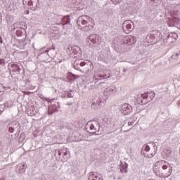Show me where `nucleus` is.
Instances as JSON below:
<instances>
[{
  "mask_svg": "<svg viewBox=\"0 0 180 180\" xmlns=\"http://www.w3.org/2000/svg\"><path fill=\"white\" fill-rule=\"evenodd\" d=\"M160 167H162V169H163L165 172V176L168 178V176H171V174H172V166L168 163V162L165 160H160L155 163V165L153 167V171L157 175V176H160V178L162 177V173L160 172Z\"/></svg>",
  "mask_w": 180,
  "mask_h": 180,
  "instance_id": "obj_1",
  "label": "nucleus"
},
{
  "mask_svg": "<svg viewBox=\"0 0 180 180\" xmlns=\"http://www.w3.org/2000/svg\"><path fill=\"white\" fill-rule=\"evenodd\" d=\"M94 20L91 18L86 15H82L78 18L77 24L79 26V29H81L83 32H89L94 29V24L91 25L89 23L92 22Z\"/></svg>",
  "mask_w": 180,
  "mask_h": 180,
  "instance_id": "obj_2",
  "label": "nucleus"
},
{
  "mask_svg": "<svg viewBox=\"0 0 180 180\" xmlns=\"http://www.w3.org/2000/svg\"><path fill=\"white\" fill-rule=\"evenodd\" d=\"M86 40L89 43L91 41L90 44H93L94 47H97L98 49L102 47V37L99 34H91L87 37Z\"/></svg>",
  "mask_w": 180,
  "mask_h": 180,
  "instance_id": "obj_3",
  "label": "nucleus"
},
{
  "mask_svg": "<svg viewBox=\"0 0 180 180\" xmlns=\"http://www.w3.org/2000/svg\"><path fill=\"white\" fill-rule=\"evenodd\" d=\"M116 92H117L116 86L115 85H110L105 89L103 95L105 98H112L116 95Z\"/></svg>",
  "mask_w": 180,
  "mask_h": 180,
  "instance_id": "obj_4",
  "label": "nucleus"
},
{
  "mask_svg": "<svg viewBox=\"0 0 180 180\" xmlns=\"http://www.w3.org/2000/svg\"><path fill=\"white\" fill-rule=\"evenodd\" d=\"M60 108V104L56 101V99H51L49 102L48 114L53 115L54 112H57V109Z\"/></svg>",
  "mask_w": 180,
  "mask_h": 180,
  "instance_id": "obj_5",
  "label": "nucleus"
},
{
  "mask_svg": "<svg viewBox=\"0 0 180 180\" xmlns=\"http://www.w3.org/2000/svg\"><path fill=\"white\" fill-rule=\"evenodd\" d=\"M134 25L133 21L130 20H125L122 24L123 32H125L126 34H129L130 32H133L134 27Z\"/></svg>",
  "mask_w": 180,
  "mask_h": 180,
  "instance_id": "obj_6",
  "label": "nucleus"
},
{
  "mask_svg": "<svg viewBox=\"0 0 180 180\" xmlns=\"http://www.w3.org/2000/svg\"><path fill=\"white\" fill-rule=\"evenodd\" d=\"M154 96H155L154 95V96H149L148 94H147V93L140 94L139 96L138 102L139 103H143V105H146V103H147V102H150V101H153V98H154Z\"/></svg>",
  "mask_w": 180,
  "mask_h": 180,
  "instance_id": "obj_7",
  "label": "nucleus"
},
{
  "mask_svg": "<svg viewBox=\"0 0 180 180\" xmlns=\"http://www.w3.org/2000/svg\"><path fill=\"white\" fill-rule=\"evenodd\" d=\"M106 78H110V75L108 76L106 74L102 73V72H96L93 76L94 84H96L98 81H101V79H106Z\"/></svg>",
  "mask_w": 180,
  "mask_h": 180,
  "instance_id": "obj_8",
  "label": "nucleus"
},
{
  "mask_svg": "<svg viewBox=\"0 0 180 180\" xmlns=\"http://www.w3.org/2000/svg\"><path fill=\"white\" fill-rule=\"evenodd\" d=\"M19 130H20V124L18 121H13L8 124V131L10 133L19 131Z\"/></svg>",
  "mask_w": 180,
  "mask_h": 180,
  "instance_id": "obj_9",
  "label": "nucleus"
},
{
  "mask_svg": "<svg viewBox=\"0 0 180 180\" xmlns=\"http://www.w3.org/2000/svg\"><path fill=\"white\" fill-rule=\"evenodd\" d=\"M73 67L75 70H77V71H81V72H85V71H82V70H81V67H88V65H86L85 62H82L79 60H76L74 62Z\"/></svg>",
  "mask_w": 180,
  "mask_h": 180,
  "instance_id": "obj_10",
  "label": "nucleus"
},
{
  "mask_svg": "<svg viewBox=\"0 0 180 180\" xmlns=\"http://www.w3.org/2000/svg\"><path fill=\"white\" fill-rule=\"evenodd\" d=\"M132 110L133 108H131V105L127 103L122 104L121 106V112L122 115H130Z\"/></svg>",
  "mask_w": 180,
  "mask_h": 180,
  "instance_id": "obj_11",
  "label": "nucleus"
},
{
  "mask_svg": "<svg viewBox=\"0 0 180 180\" xmlns=\"http://www.w3.org/2000/svg\"><path fill=\"white\" fill-rule=\"evenodd\" d=\"M27 5L32 11H36L39 6V0H27Z\"/></svg>",
  "mask_w": 180,
  "mask_h": 180,
  "instance_id": "obj_12",
  "label": "nucleus"
},
{
  "mask_svg": "<svg viewBox=\"0 0 180 180\" xmlns=\"http://www.w3.org/2000/svg\"><path fill=\"white\" fill-rule=\"evenodd\" d=\"M143 151H146L147 155H145V157H148V158H153L157 154V150H155L154 153L150 152V146L148 145H144L143 147Z\"/></svg>",
  "mask_w": 180,
  "mask_h": 180,
  "instance_id": "obj_13",
  "label": "nucleus"
},
{
  "mask_svg": "<svg viewBox=\"0 0 180 180\" xmlns=\"http://www.w3.org/2000/svg\"><path fill=\"white\" fill-rule=\"evenodd\" d=\"M168 11H170V12H174V13L178 12L180 9V5L179 4H169L167 6Z\"/></svg>",
  "mask_w": 180,
  "mask_h": 180,
  "instance_id": "obj_14",
  "label": "nucleus"
},
{
  "mask_svg": "<svg viewBox=\"0 0 180 180\" xmlns=\"http://www.w3.org/2000/svg\"><path fill=\"white\" fill-rule=\"evenodd\" d=\"M89 180H103V179L98 173L92 172L89 173Z\"/></svg>",
  "mask_w": 180,
  "mask_h": 180,
  "instance_id": "obj_15",
  "label": "nucleus"
},
{
  "mask_svg": "<svg viewBox=\"0 0 180 180\" xmlns=\"http://www.w3.org/2000/svg\"><path fill=\"white\" fill-rule=\"evenodd\" d=\"M16 172H18V174H25V172H26V165H25L24 163L17 165Z\"/></svg>",
  "mask_w": 180,
  "mask_h": 180,
  "instance_id": "obj_16",
  "label": "nucleus"
},
{
  "mask_svg": "<svg viewBox=\"0 0 180 180\" xmlns=\"http://www.w3.org/2000/svg\"><path fill=\"white\" fill-rule=\"evenodd\" d=\"M71 50L72 53H73L75 55L79 54V53H81V48L77 45L72 46Z\"/></svg>",
  "mask_w": 180,
  "mask_h": 180,
  "instance_id": "obj_17",
  "label": "nucleus"
},
{
  "mask_svg": "<svg viewBox=\"0 0 180 180\" xmlns=\"http://www.w3.org/2000/svg\"><path fill=\"white\" fill-rule=\"evenodd\" d=\"M62 22H63V26H65V25H70V22H71V19H70V15H65L62 18Z\"/></svg>",
  "mask_w": 180,
  "mask_h": 180,
  "instance_id": "obj_18",
  "label": "nucleus"
},
{
  "mask_svg": "<svg viewBox=\"0 0 180 180\" xmlns=\"http://www.w3.org/2000/svg\"><path fill=\"white\" fill-rule=\"evenodd\" d=\"M5 8H11V0H1Z\"/></svg>",
  "mask_w": 180,
  "mask_h": 180,
  "instance_id": "obj_19",
  "label": "nucleus"
},
{
  "mask_svg": "<svg viewBox=\"0 0 180 180\" xmlns=\"http://www.w3.org/2000/svg\"><path fill=\"white\" fill-rule=\"evenodd\" d=\"M120 172L122 174H127V164H124L122 165V168L120 169Z\"/></svg>",
  "mask_w": 180,
  "mask_h": 180,
  "instance_id": "obj_20",
  "label": "nucleus"
},
{
  "mask_svg": "<svg viewBox=\"0 0 180 180\" xmlns=\"http://www.w3.org/2000/svg\"><path fill=\"white\" fill-rule=\"evenodd\" d=\"M21 26H22V27H20V29H22L23 30H25V29H26L27 27V25L25 22H22Z\"/></svg>",
  "mask_w": 180,
  "mask_h": 180,
  "instance_id": "obj_21",
  "label": "nucleus"
},
{
  "mask_svg": "<svg viewBox=\"0 0 180 180\" xmlns=\"http://www.w3.org/2000/svg\"><path fill=\"white\" fill-rule=\"evenodd\" d=\"M72 91H70L67 94V98H73Z\"/></svg>",
  "mask_w": 180,
  "mask_h": 180,
  "instance_id": "obj_22",
  "label": "nucleus"
},
{
  "mask_svg": "<svg viewBox=\"0 0 180 180\" xmlns=\"http://www.w3.org/2000/svg\"><path fill=\"white\" fill-rule=\"evenodd\" d=\"M89 129H90V130H91V131L96 130V128H95V124H91L90 125Z\"/></svg>",
  "mask_w": 180,
  "mask_h": 180,
  "instance_id": "obj_23",
  "label": "nucleus"
},
{
  "mask_svg": "<svg viewBox=\"0 0 180 180\" xmlns=\"http://www.w3.org/2000/svg\"><path fill=\"white\" fill-rule=\"evenodd\" d=\"M72 77H73L74 78H81V76L77 75L72 74Z\"/></svg>",
  "mask_w": 180,
  "mask_h": 180,
  "instance_id": "obj_24",
  "label": "nucleus"
},
{
  "mask_svg": "<svg viewBox=\"0 0 180 180\" xmlns=\"http://www.w3.org/2000/svg\"><path fill=\"white\" fill-rule=\"evenodd\" d=\"M178 56H179V54H178V53H176L175 55H173L172 56V58H176V57H178Z\"/></svg>",
  "mask_w": 180,
  "mask_h": 180,
  "instance_id": "obj_25",
  "label": "nucleus"
},
{
  "mask_svg": "<svg viewBox=\"0 0 180 180\" xmlns=\"http://www.w3.org/2000/svg\"><path fill=\"white\" fill-rule=\"evenodd\" d=\"M63 155H64V157H67V155H68V151H65V152H63Z\"/></svg>",
  "mask_w": 180,
  "mask_h": 180,
  "instance_id": "obj_26",
  "label": "nucleus"
},
{
  "mask_svg": "<svg viewBox=\"0 0 180 180\" xmlns=\"http://www.w3.org/2000/svg\"><path fill=\"white\" fill-rule=\"evenodd\" d=\"M30 116H33V115H36V112H34V111H32V112H30Z\"/></svg>",
  "mask_w": 180,
  "mask_h": 180,
  "instance_id": "obj_27",
  "label": "nucleus"
},
{
  "mask_svg": "<svg viewBox=\"0 0 180 180\" xmlns=\"http://www.w3.org/2000/svg\"><path fill=\"white\" fill-rule=\"evenodd\" d=\"M107 124H112V120L111 119L108 120V121L107 122Z\"/></svg>",
  "mask_w": 180,
  "mask_h": 180,
  "instance_id": "obj_28",
  "label": "nucleus"
},
{
  "mask_svg": "<svg viewBox=\"0 0 180 180\" xmlns=\"http://www.w3.org/2000/svg\"><path fill=\"white\" fill-rule=\"evenodd\" d=\"M128 124L129 126H133V124H134V122H129Z\"/></svg>",
  "mask_w": 180,
  "mask_h": 180,
  "instance_id": "obj_29",
  "label": "nucleus"
},
{
  "mask_svg": "<svg viewBox=\"0 0 180 180\" xmlns=\"http://www.w3.org/2000/svg\"><path fill=\"white\" fill-rule=\"evenodd\" d=\"M113 4H120V0H118L117 1H116L115 3L114 2Z\"/></svg>",
  "mask_w": 180,
  "mask_h": 180,
  "instance_id": "obj_30",
  "label": "nucleus"
},
{
  "mask_svg": "<svg viewBox=\"0 0 180 180\" xmlns=\"http://www.w3.org/2000/svg\"><path fill=\"white\" fill-rule=\"evenodd\" d=\"M2 63H4V59H0V65L2 64Z\"/></svg>",
  "mask_w": 180,
  "mask_h": 180,
  "instance_id": "obj_31",
  "label": "nucleus"
},
{
  "mask_svg": "<svg viewBox=\"0 0 180 180\" xmlns=\"http://www.w3.org/2000/svg\"><path fill=\"white\" fill-rule=\"evenodd\" d=\"M58 155H61L63 154V153L61 151H58Z\"/></svg>",
  "mask_w": 180,
  "mask_h": 180,
  "instance_id": "obj_32",
  "label": "nucleus"
},
{
  "mask_svg": "<svg viewBox=\"0 0 180 180\" xmlns=\"http://www.w3.org/2000/svg\"><path fill=\"white\" fill-rule=\"evenodd\" d=\"M45 53H47L48 54V56H49V50L48 49H46V51H45Z\"/></svg>",
  "mask_w": 180,
  "mask_h": 180,
  "instance_id": "obj_33",
  "label": "nucleus"
},
{
  "mask_svg": "<svg viewBox=\"0 0 180 180\" xmlns=\"http://www.w3.org/2000/svg\"><path fill=\"white\" fill-rule=\"evenodd\" d=\"M29 13H30V11H27V15H29Z\"/></svg>",
  "mask_w": 180,
  "mask_h": 180,
  "instance_id": "obj_34",
  "label": "nucleus"
},
{
  "mask_svg": "<svg viewBox=\"0 0 180 180\" xmlns=\"http://www.w3.org/2000/svg\"><path fill=\"white\" fill-rule=\"evenodd\" d=\"M173 36H176V37H178V35H176V33H174V34H173Z\"/></svg>",
  "mask_w": 180,
  "mask_h": 180,
  "instance_id": "obj_35",
  "label": "nucleus"
},
{
  "mask_svg": "<svg viewBox=\"0 0 180 180\" xmlns=\"http://www.w3.org/2000/svg\"><path fill=\"white\" fill-rule=\"evenodd\" d=\"M172 39V37H169L168 40Z\"/></svg>",
  "mask_w": 180,
  "mask_h": 180,
  "instance_id": "obj_36",
  "label": "nucleus"
},
{
  "mask_svg": "<svg viewBox=\"0 0 180 180\" xmlns=\"http://www.w3.org/2000/svg\"><path fill=\"white\" fill-rule=\"evenodd\" d=\"M174 39L176 40V37H175Z\"/></svg>",
  "mask_w": 180,
  "mask_h": 180,
  "instance_id": "obj_37",
  "label": "nucleus"
},
{
  "mask_svg": "<svg viewBox=\"0 0 180 180\" xmlns=\"http://www.w3.org/2000/svg\"><path fill=\"white\" fill-rule=\"evenodd\" d=\"M104 122H106V120H105Z\"/></svg>",
  "mask_w": 180,
  "mask_h": 180,
  "instance_id": "obj_38",
  "label": "nucleus"
}]
</instances>
